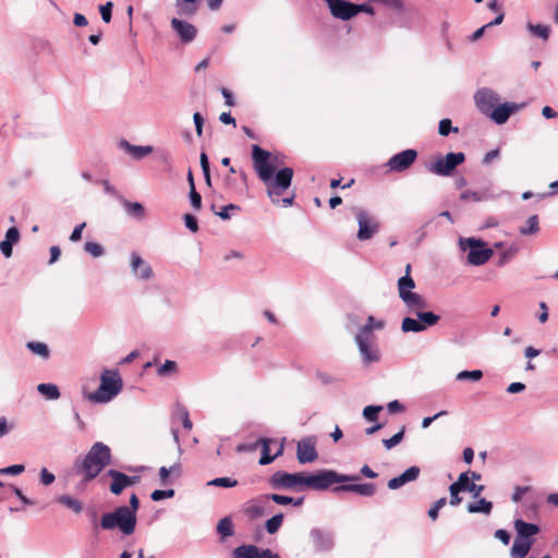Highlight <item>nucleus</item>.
<instances>
[{
    "label": "nucleus",
    "instance_id": "obj_14",
    "mask_svg": "<svg viewBox=\"0 0 558 558\" xmlns=\"http://www.w3.org/2000/svg\"><path fill=\"white\" fill-rule=\"evenodd\" d=\"M416 158L417 151L409 148L391 156L386 166L392 172H403L412 166Z\"/></svg>",
    "mask_w": 558,
    "mask_h": 558
},
{
    "label": "nucleus",
    "instance_id": "obj_54",
    "mask_svg": "<svg viewBox=\"0 0 558 558\" xmlns=\"http://www.w3.org/2000/svg\"><path fill=\"white\" fill-rule=\"evenodd\" d=\"M446 505V498L438 499L434 506L428 510V517L432 520H436L438 518L439 510Z\"/></svg>",
    "mask_w": 558,
    "mask_h": 558
},
{
    "label": "nucleus",
    "instance_id": "obj_63",
    "mask_svg": "<svg viewBox=\"0 0 558 558\" xmlns=\"http://www.w3.org/2000/svg\"><path fill=\"white\" fill-rule=\"evenodd\" d=\"M230 210H239V206L234 205V204H229L227 206H223L221 208V210L219 213H217V215L223 219V220H227L230 218Z\"/></svg>",
    "mask_w": 558,
    "mask_h": 558
},
{
    "label": "nucleus",
    "instance_id": "obj_3",
    "mask_svg": "<svg viewBox=\"0 0 558 558\" xmlns=\"http://www.w3.org/2000/svg\"><path fill=\"white\" fill-rule=\"evenodd\" d=\"M111 460L112 454L109 446L97 441L84 457L75 460L74 469L77 474L83 475L85 482H89L96 478L111 463Z\"/></svg>",
    "mask_w": 558,
    "mask_h": 558
},
{
    "label": "nucleus",
    "instance_id": "obj_31",
    "mask_svg": "<svg viewBox=\"0 0 558 558\" xmlns=\"http://www.w3.org/2000/svg\"><path fill=\"white\" fill-rule=\"evenodd\" d=\"M493 510V502L486 500L485 498H480L475 502H470L468 505V511L470 513H484V514H490Z\"/></svg>",
    "mask_w": 558,
    "mask_h": 558
},
{
    "label": "nucleus",
    "instance_id": "obj_30",
    "mask_svg": "<svg viewBox=\"0 0 558 558\" xmlns=\"http://www.w3.org/2000/svg\"><path fill=\"white\" fill-rule=\"evenodd\" d=\"M37 391L46 400H58L61 396L58 386L51 383H43L37 385Z\"/></svg>",
    "mask_w": 558,
    "mask_h": 558
},
{
    "label": "nucleus",
    "instance_id": "obj_26",
    "mask_svg": "<svg viewBox=\"0 0 558 558\" xmlns=\"http://www.w3.org/2000/svg\"><path fill=\"white\" fill-rule=\"evenodd\" d=\"M107 475L111 477L112 482L109 486V490L113 495H120L128 486V475L117 471V470H109L107 472Z\"/></svg>",
    "mask_w": 558,
    "mask_h": 558
},
{
    "label": "nucleus",
    "instance_id": "obj_4",
    "mask_svg": "<svg viewBox=\"0 0 558 558\" xmlns=\"http://www.w3.org/2000/svg\"><path fill=\"white\" fill-rule=\"evenodd\" d=\"M93 523L95 529H97L98 525L102 530H113L118 527L124 535H131L135 531L136 515H133V511L129 510V507L121 506L112 512L102 514L99 523L97 522L96 514H94Z\"/></svg>",
    "mask_w": 558,
    "mask_h": 558
},
{
    "label": "nucleus",
    "instance_id": "obj_60",
    "mask_svg": "<svg viewBox=\"0 0 558 558\" xmlns=\"http://www.w3.org/2000/svg\"><path fill=\"white\" fill-rule=\"evenodd\" d=\"M517 247L511 246L506 252H504L498 260V266H504L517 253Z\"/></svg>",
    "mask_w": 558,
    "mask_h": 558
},
{
    "label": "nucleus",
    "instance_id": "obj_11",
    "mask_svg": "<svg viewBox=\"0 0 558 558\" xmlns=\"http://www.w3.org/2000/svg\"><path fill=\"white\" fill-rule=\"evenodd\" d=\"M359 225L357 239L365 241L372 239L379 230L378 221L361 208L354 209Z\"/></svg>",
    "mask_w": 558,
    "mask_h": 558
},
{
    "label": "nucleus",
    "instance_id": "obj_48",
    "mask_svg": "<svg viewBox=\"0 0 558 558\" xmlns=\"http://www.w3.org/2000/svg\"><path fill=\"white\" fill-rule=\"evenodd\" d=\"M174 496V489H156L151 493L150 498L154 501H160L162 499L172 498Z\"/></svg>",
    "mask_w": 558,
    "mask_h": 558
},
{
    "label": "nucleus",
    "instance_id": "obj_13",
    "mask_svg": "<svg viewBox=\"0 0 558 558\" xmlns=\"http://www.w3.org/2000/svg\"><path fill=\"white\" fill-rule=\"evenodd\" d=\"M170 26L184 45L191 44L197 37L198 31L196 26L183 17L173 16L170 20Z\"/></svg>",
    "mask_w": 558,
    "mask_h": 558
},
{
    "label": "nucleus",
    "instance_id": "obj_34",
    "mask_svg": "<svg viewBox=\"0 0 558 558\" xmlns=\"http://www.w3.org/2000/svg\"><path fill=\"white\" fill-rule=\"evenodd\" d=\"M460 475L465 476V482H463V485L461 487L462 492H469L472 494V496L474 498H477L482 494V492L484 490L485 487L483 485H477L475 483H471L469 472H463Z\"/></svg>",
    "mask_w": 558,
    "mask_h": 558
},
{
    "label": "nucleus",
    "instance_id": "obj_18",
    "mask_svg": "<svg viewBox=\"0 0 558 558\" xmlns=\"http://www.w3.org/2000/svg\"><path fill=\"white\" fill-rule=\"evenodd\" d=\"M296 458L301 464L312 463L318 458L315 438L305 437L298 442Z\"/></svg>",
    "mask_w": 558,
    "mask_h": 558
},
{
    "label": "nucleus",
    "instance_id": "obj_21",
    "mask_svg": "<svg viewBox=\"0 0 558 558\" xmlns=\"http://www.w3.org/2000/svg\"><path fill=\"white\" fill-rule=\"evenodd\" d=\"M421 469L418 466H410L402 474L388 481L389 489H398L410 482H414L418 478Z\"/></svg>",
    "mask_w": 558,
    "mask_h": 558
},
{
    "label": "nucleus",
    "instance_id": "obj_64",
    "mask_svg": "<svg viewBox=\"0 0 558 558\" xmlns=\"http://www.w3.org/2000/svg\"><path fill=\"white\" fill-rule=\"evenodd\" d=\"M495 537L499 539L502 544L508 545L510 542V534L502 529H499L495 532Z\"/></svg>",
    "mask_w": 558,
    "mask_h": 558
},
{
    "label": "nucleus",
    "instance_id": "obj_38",
    "mask_svg": "<svg viewBox=\"0 0 558 558\" xmlns=\"http://www.w3.org/2000/svg\"><path fill=\"white\" fill-rule=\"evenodd\" d=\"M217 531L222 537H229L234 534L233 523L229 517L222 518L217 525Z\"/></svg>",
    "mask_w": 558,
    "mask_h": 558
},
{
    "label": "nucleus",
    "instance_id": "obj_62",
    "mask_svg": "<svg viewBox=\"0 0 558 558\" xmlns=\"http://www.w3.org/2000/svg\"><path fill=\"white\" fill-rule=\"evenodd\" d=\"M353 9H354V16L360 12H365L371 15L375 14L373 7H371L366 3H361V4L353 3Z\"/></svg>",
    "mask_w": 558,
    "mask_h": 558
},
{
    "label": "nucleus",
    "instance_id": "obj_56",
    "mask_svg": "<svg viewBox=\"0 0 558 558\" xmlns=\"http://www.w3.org/2000/svg\"><path fill=\"white\" fill-rule=\"evenodd\" d=\"M10 488L13 492V494L22 501V504L24 506H33L34 505V501L31 500L28 497H26L19 487L11 485Z\"/></svg>",
    "mask_w": 558,
    "mask_h": 558
},
{
    "label": "nucleus",
    "instance_id": "obj_40",
    "mask_svg": "<svg viewBox=\"0 0 558 558\" xmlns=\"http://www.w3.org/2000/svg\"><path fill=\"white\" fill-rule=\"evenodd\" d=\"M539 230L538 217L533 215L527 219L526 226L520 228V233L523 235L535 234Z\"/></svg>",
    "mask_w": 558,
    "mask_h": 558
},
{
    "label": "nucleus",
    "instance_id": "obj_53",
    "mask_svg": "<svg viewBox=\"0 0 558 558\" xmlns=\"http://www.w3.org/2000/svg\"><path fill=\"white\" fill-rule=\"evenodd\" d=\"M39 478H40V483L44 486H49L54 482L56 476L51 472H49L46 468H43L40 470Z\"/></svg>",
    "mask_w": 558,
    "mask_h": 558
},
{
    "label": "nucleus",
    "instance_id": "obj_37",
    "mask_svg": "<svg viewBox=\"0 0 558 558\" xmlns=\"http://www.w3.org/2000/svg\"><path fill=\"white\" fill-rule=\"evenodd\" d=\"M282 522H283L282 513L272 515L270 519H268L265 522V529H266L267 533L270 535L276 534L279 531V529L281 527Z\"/></svg>",
    "mask_w": 558,
    "mask_h": 558
},
{
    "label": "nucleus",
    "instance_id": "obj_51",
    "mask_svg": "<svg viewBox=\"0 0 558 558\" xmlns=\"http://www.w3.org/2000/svg\"><path fill=\"white\" fill-rule=\"evenodd\" d=\"M25 466L23 464H13L3 469H0V475H19L23 473Z\"/></svg>",
    "mask_w": 558,
    "mask_h": 558
},
{
    "label": "nucleus",
    "instance_id": "obj_35",
    "mask_svg": "<svg viewBox=\"0 0 558 558\" xmlns=\"http://www.w3.org/2000/svg\"><path fill=\"white\" fill-rule=\"evenodd\" d=\"M26 347L32 353L39 355L43 359L49 357V354H50L49 348L44 342L31 341V342H27Z\"/></svg>",
    "mask_w": 558,
    "mask_h": 558
},
{
    "label": "nucleus",
    "instance_id": "obj_7",
    "mask_svg": "<svg viewBox=\"0 0 558 558\" xmlns=\"http://www.w3.org/2000/svg\"><path fill=\"white\" fill-rule=\"evenodd\" d=\"M459 247L461 251H468V263L472 266H481L487 263L494 252L486 247V243L477 238H460Z\"/></svg>",
    "mask_w": 558,
    "mask_h": 558
},
{
    "label": "nucleus",
    "instance_id": "obj_15",
    "mask_svg": "<svg viewBox=\"0 0 558 558\" xmlns=\"http://www.w3.org/2000/svg\"><path fill=\"white\" fill-rule=\"evenodd\" d=\"M310 539L318 553L330 551L335 546L333 533L320 527L311 529Z\"/></svg>",
    "mask_w": 558,
    "mask_h": 558
},
{
    "label": "nucleus",
    "instance_id": "obj_2",
    "mask_svg": "<svg viewBox=\"0 0 558 558\" xmlns=\"http://www.w3.org/2000/svg\"><path fill=\"white\" fill-rule=\"evenodd\" d=\"M415 282L411 276L404 275L398 280L399 298L404 303L408 312L415 317H404L401 323L403 332H424L430 327L436 326L440 316L434 312L423 311L427 306V302L423 295L413 292Z\"/></svg>",
    "mask_w": 558,
    "mask_h": 558
},
{
    "label": "nucleus",
    "instance_id": "obj_45",
    "mask_svg": "<svg viewBox=\"0 0 558 558\" xmlns=\"http://www.w3.org/2000/svg\"><path fill=\"white\" fill-rule=\"evenodd\" d=\"M459 129L453 128L450 119H442L439 122L438 132L441 136H448L451 132L458 133Z\"/></svg>",
    "mask_w": 558,
    "mask_h": 558
},
{
    "label": "nucleus",
    "instance_id": "obj_29",
    "mask_svg": "<svg viewBox=\"0 0 558 558\" xmlns=\"http://www.w3.org/2000/svg\"><path fill=\"white\" fill-rule=\"evenodd\" d=\"M119 146H120V148L124 149L130 155H132V157L135 159H142L143 157L149 155L153 151L151 146H136V145L130 144L125 140H122L119 143Z\"/></svg>",
    "mask_w": 558,
    "mask_h": 558
},
{
    "label": "nucleus",
    "instance_id": "obj_49",
    "mask_svg": "<svg viewBox=\"0 0 558 558\" xmlns=\"http://www.w3.org/2000/svg\"><path fill=\"white\" fill-rule=\"evenodd\" d=\"M264 498L270 499L274 502H276L277 505H281V506L290 505L293 501L292 497L279 495V494H267L264 496Z\"/></svg>",
    "mask_w": 558,
    "mask_h": 558
},
{
    "label": "nucleus",
    "instance_id": "obj_42",
    "mask_svg": "<svg viewBox=\"0 0 558 558\" xmlns=\"http://www.w3.org/2000/svg\"><path fill=\"white\" fill-rule=\"evenodd\" d=\"M178 371V365L174 361L167 360L157 369V374L162 377L171 376Z\"/></svg>",
    "mask_w": 558,
    "mask_h": 558
},
{
    "label": "nucleus",
    "instance_id": "obj_8",
    "mask_svg": "<svg viewBox=\"0 0 558 558\" xmlns=\"http://www.w3.org/2000/svg\"><path fill=\"white\" fill-rule=\"evenodd\" d=\"M354 340L362 356L363 364L369 365L379 362L380 351L376 343V337L374 332L369 331L368 327H361Z\"/></svg>",
    "mask_w": 558,
    "mask_h": 558
},
{
    "label": "nucleus",
    "instance_id": "obj_27",
    "mask_svg": "<svg viewBox=\"0 0 558 558\" xmlns=\"http://www.w3.org/2000/svg\"><path fill=\"white\" fill-rule=\"evenodd\" d=\"M262 548L252 544H244L235 547L231 553V558H260Z\"/></svg>",
    "mask_w": 558,
    "mask_h": 558
},
{
    "label": "nucleus",
    "instance_id": "obj_16",
    "mask_svg": "<svg viewBox=\"0 0 558 558\" xmlns=\"http://www.w3.org/2000/svg\"><path fill=\"white\" fill-rule=\"evenodd\" d=\"M130 269L136 280L148 281L154 278L151 266L136 252L130 254Z\"/></svg>",
    "mask_w": 558,
    "mask_h": 558
},
{
    "label": "nucleus",
    "instance_id": "obj_10",
    "mask_svg": "<svg viewBox=\"0 0 558 558\" xmlns=\"http://www.w3.org/2000/svg\"><path fill=\"white\" fill-rule=\"evenodd\" d=\"M464 160L463 153H448L445 157L439 156L434 162H429L426 168L430 173L449 177Z\"/></svg>",
    "mask_w": 558,
    "mask_h": 558
},
{
    "label": "nucleus",
    "instance_id": "obj_24",
    "mask_svg": "<svg viewBox=\"0 0 558 558\" xmlns=\"http://www.w3.org/2000/svg\"><path fill=\"white\" fill-rule=\"evenodd\" d=\"M333 492L335 493L351 492V493L359 494L361 496L371 497L375 494L376 486L373 483L344 484V485L335 487Z\"/></svg>",
    "mask_w": 558,
    "mask_h": 558
},
{
    "label": "nucleus",
    "instance_id": "obj_22",
    "mask_svg": "<svg viewBox=\"0 0 558 558\" xmlns=\"http://www.w3.org/2000/svg\"><path fill=\"white\" fill-rule=\"evenodd\" d=\"M515 538L524 541H535L533 537L539 533V526L534 523L525 522L522 519H515L513 522Z\"/></svg>",
    "mask_w": 558,
    "mask_h": 558
},
{
    "label": "nucleus",
    "instance_id": "obj_25",
    "mask_svg": "<svg viewBox=\"0 0 558 558\" xmlns=\"http://www.w3.org/2000/svg\"><path fill=\"white\" fill-rule=\"evenodd\" d=\"M20 240V231L16 227L8 229L5 238L0 242V251L4 257L9 258L13 253V245Z\"/></svg>",
    "mask_w": 558,
    "mask_h": 558
},
{
    "label": "nucleus",
    "instance_id": "obj_43",
    "mask_svg": "<svg viewBox=\"0 0 558 558\" xmlns=\"http://www.w3.org/2000/svg\"><path fill=\"white\" fill-rule=\"evenodd\" d=\"M123 206L129 214L134 215L140 219H142L144 217L145 209L141 203H137V202L132 203V202L124 201Z\"/></svg>",
    "mask_w": 558,
    "mask_h": 558
},
{
    "label": "nucleus",
    "instance_id": "obj_20",
    "mask_svg": "<svg viewBox=\"0 0 558 558\" xmlns=\"http://www.w3.org/2000/svg\"><path fill=\"white\" fill-rule=\"evenodd\" d=\"M523 105H518L515 102H505L498 104L487 117H489L495 123L504 124L508 121L509 117L521 109Z\"/></svg>",
    "mask_w": 558,
    "mask_h": 558
},
{
    "label": "nucleus",
    "instance_id": "obj_41",
    "mask_svg": "<svg viewBox=\"0 0 558 558\" xmlns=\"http://www.w3.org/2000/svg\"><path fill=\"white\" fill-rule=\"evenodd\" d=\"M84 251L94 258L101 257L105 254V248L101 244L93 241H87L84 244Z\"/></svg>",
    "mask_w": 558,
    "mask_h": 558
},
{
    "label": "nucleus",
    "instance_id": "obj_50",
    "mask_svg": "<svg viewBox=\"0 0 558 558\" xmlns=\"http://www.w3.org/2000/svg\"><path fill=\"white\" fill-rule=\"evenodd\" d=\"M460 198H461L462 201L481 202V201H483L485 197H484V194H482V193H480V192L471 191V190H466V191H464V192H462V193H461Z\"/></svg>",
    "mask_w": 558,
    "mask_h": 558
},
{
    "label": "nucleus",
    "instance_id": "obj_32",
    "mask_svg": "<svg viewBox=\"0 0 558 558\" xmlns=\"http://www.w3.org/2000/svg\"><path fill=\"white\" fill-rule=\"evenodd\" d=\"M463 482H465V476L459 475L457 482L450 485L449 492L451 506H458L461 502L462 499L459 497V493L462 492L461 487L463 485Z\"/></svg>",
    "mask_w": 558,
    "mask_h": 558
},
{
    "label": "nucleus",
    "instance_id": "obj_5",
    "mask_svg": "<svg viewBox=\"0 0 558 558\" xmlns=\"http://www.w3.org/2000/svg\"><path fill=\"white\" fill-rule=\"evenodd\" d=\"M123 388L122 378L117 369H105L100 375L99 388L86 396L94 403H107L116 398Z\"/></svg>",
    "mask_w": 558,
    "mask_h": 558
},
{
    "label": "nucleus",
    "instance_id": "obj_61",
    "mask_svg": "<svg viewBox=\"0 0 558 558\" xmlns=\"http://www.w3.org/2000/svg\"><path fill=\"white\" fill-rule=\"evenodd\" d=\"M86 227V223L85 222H82L80 225H77L71 235H70V241L71 242H78L81 239H82V231L84 230V228Z\"/></svg>",
    "mask_w": 558,
    "mask_h": 558
},
{
    "label": "nucleus",
    "instance_id": "obj_52",
    "mask_svg": "<svg viewBox=\"0 0 558 558\" xmlns=\"http://www.w3.org/2000/svg\"><path fill=\"white\" fill-rule=\"evenodd\" d=\"M112 2H107L102 5H100L99 11L101 14V19L105 23H109L111 21V14H112Z\"/></svg>",
    "mask_w": 558,
    "mask_h": 558
},
{
    "label": "nucleus",
    "instance_id": "obj_36",
    "mask_svg": "<svg viewBox=\"0 0 558 558\" xmlns=\"http://www.w3.org/2000/svg\"><path fill=\"white\" fill-rule=\"evenodd\" d=\"M527 29L533 36L542 38L543 40H547L550 34L549 26L543 24L529 23Z\"/></svg>",
    "mask_w": 558,
    "mask_h": 558
},
{
    "label": "nucleus",
    "instance_id": "obj_57",
    "mask_svg": "<svg viewBox=\"0 0 558 558\" xmlns=\"http://www.w3.org/2000/svg\"><path fill=\"white\" fill-rule=\"evenodd\" d=\"M13 428V423H9L4 416L0 417V438L9 434Z\"/></svg>",
    "mask_w": 558,
    "mask_h": 558
},
{
    "label": "nucleus",
    "instance_id": "obj_47",
    "mask_svg": "<svg viewBox=\"0 0 558 558\" xmlns=\"http://www.w3.org/2000/svg\"><path fill=\"white\" fill-rule=\"evenodd\" d=\"M209 485L218 486V487H234L238 482L231 477H217L208 483Z\"/></svg>",
    "mask_w": 558,
    "mask_h": 558
},
{
    "label": "nucleus",
    "instance_id": "obj_46",
    "mask_svg": "<svg viewBox=\"0 0 558 558\" xmlns=\"http://www.w3.org/2000/svg\"><path fill=\"white\" fill-rule=\"evenodd\" d=\"M380 411V405H367L363 410V416L366 421L373 422L377 420L378 413Z\"/></svg>",
    "mask_w": 558,
    "mask_h": 558
},
{
    "label": "nucleus",
    "instance_id": "obj_58",
    "mask_svg": "<svg viewBox=\"0 0 558 558\" xmlns=\"http://www.w3.org/2000/svg\"><path fill=\"white\" fill-rule=\"evenodd\" d=\"M193 121L195 124V131L198 137L203 135V125H204V118L199 112H195L193 114Z\"/></svg>",
    "mask_w": 558,
    "mask_h": 558
},
{
    "label": "nucleus",
    "instance_id": "obj_12",
    "mask_svg": "<svg viewBox=\"0 0 558 558\" xmlns=\"http://www.w3.org/2000/svg\"><path fill=\"white\" fill-rule=\"evenodd\" d=\"M272 442H275L272 439L260 438L252 445L241 444L236 447V450L240 452L241 451H252V450H256L260 446L262 447V456L259 459V464L266 465V464L271 463L283 451V446L280 445L277 452L271 456L270 454V444H272Z\"/></svg>",
    "mask_w": 558,
    "mask_h": 558
},
{
    "label": "nucleus",
    "instance_id": "obj_17",
    "mask_svg": "<svg viewBox=\"0 0 558 558\" xmlns=\"http://www.w3.org/2000/svg\"><path fill=\"white\" fill-rule=\"evenodd\" d=\"M474 99L478 110L485 116H488L500 101L498 94L489 88L477 90Z\"/></svg>",
    "mask_w": 558,
    "mask_h": 558
},
{
    "label": "nucleus",
    "instance_id": "obj_59",
    "mask_svg": "<svg viewBox=\"0 0 558 558\" xmlns=\"http://www.w3.org/2000/svg\"><path fill=\"white\" fill-rule=\"evenodd\" d=\"M185 227L192 232H196L198 230L197 220L194 216L186 214L184 216Z\"/></svg>",
    "mask_w": 558,
    "mask_h": 558
},
{
    "label": "nucleus",
    "instance_id": "obj_19",
    "mask_svg": "<svg viewBox=\"0 0 558 558\" xmlns=\"http://www.w3.org/2000/svg\"><path fill=\"white\" fill-rule=\"evenodd\" d=\"M336 19L349 21L354 17L353 3L347 0H323Z\"/></svg>",
    "mask_w": 558,
    "mask_h": 558
},
{
    "label": "nucleus",
    "instance_id": "obj_9",
    "mask_svg": "<svg viewBox=\"0 0 558 558\" xmlns=\"http://www.w3.org/2000/svg\"><path fill=\"white\" fill-rule=\"evenodd\" d=\"M269 485L274 489L302 492L305 489V472L288 473L286 471H277L270 476Z\"/></svg>",
    "mask_w": 558,
    "mask_h": 558
},
{
    "label": "nucleus",
    "instance_id": "obj_44",
    "mask_svg": "<svg viewBox=\"0 0 558 558\" xmlns=\"http://www.w3.org/2000/svg\"><path fill=\"white\" fill-rule=\"evenodd\" d=\"M405 427L403 426L397 434L388 439H383V445L387 450L392 449L397 445H399L404 437Z\"/></svg>",
    "mask_w": 558,
    "mask_h": 558
},
{
    "label": "nucleus",
    "instance_id": "obj_55",
    "mask_svg": "<svg viewBox=\"0 0 558 558\" xmlns=\"http://www.w3.org/2000/svg\"><path fill=\"white\" fill-rule=\"evenodd\" d=\"M190 201L191 205L194 209L198 210L202 206V196L201 194L195 190V186H192L190 189Z\"/></svg>",
    "mask_w": 558,
    "mask_h": 558
},
{
    "label": "nucleus",
    "instance_id": "obj_39",
    "mask_svg": "<svg viewBox=\"0 0 558 558\" xmlns=\"http://www.w3.org/2000/svg\"><path fill=\"white\" fill-rule=\"evenodd\" d=\"M482 378H483V372L481 369L461 371L456 375V380H458V381H464V380L478 381Z\"/></svg>",
    "mask_w": 558,
    "mask_h": 558
},
{
    "label": "nucleus",
    "instance_id": "obj_23",
    "mask_svg": "<svg viewBox=\"0 0 558 558\" xmlns=\"http://www.w3.org/2000/svg\"><path fill=\"white\" fill-rule=\"evenodd\" d=\"M175 16L179 17H193L199 9L198 0H174L173 3Z\"/></svg>",
    "mask_w": 558,
    "mask_h": 558
},
{
    "label": "nucleus",
    "instance_id": "obj_6",
    "mask_svg": "<svg viewBox=\"0 0 558 558\" xmlns=\"http://www.w3.org/2000/svg\"><path fill=\"white\" fill-rule=\"evenodd\" d=\"M355 475L340 474L333 470H320L316 473H305V489L326 490L333 484L356 481Z\"/></svg>",
    "mask_w": 558,
    "mask_h": 558
},
{
    "label": "nucleus",
    "instance_id": "obj_1",
    "mask_svg": "<svg viewBox=\"0 0 558 558\" xmlns=\"http://www.w3.org/2000/svg\"><path fill=\"white\" fill-rule=\"evenodd\" d=\"M252 159L258 178L266 185L267 195L270 201L274 204L281 203L283 207L292 206L295 197L294 193L283 198H280V196L283 195L291 185L294 173L293 169L284 167L275 173V163L270 161V153L260 148L258 145H253L252 147Z\"/></svg>",
    "mask_w": 558,
    "mask_h": 558
},
{
    "label": "nucleus",
    "instance_id": "obj_33",
    "mask_svg": "<svg viewBox=\"0 0 558 558\" xmlns=\"http://www.w3.org/2000/svg\"><path fill=\"white\" fill-rule=\"evenodd\" d=\"M57 501L71 509L75 513H80L83 510L82 502L70 495H61L57 498Z\"/></svg>",
    "mask_w": 558,
    "mask_h": 558
},
{
    "label": "nucleus",
    "instance_id": "obj_28",
    "mask_svg": "<svg viewBox=\"0 0 558 558\" xmlns=\"http://www.w3.org/2000/svg\"><path fill=\"white\" fill-rule=\"evenodd\" d=\"M535 541H524L520 538H515L513 541L512 547L510 549V555L512 558H525L534 545Z\"/></svg>",
    "mask_w": 558,
    "mask_h": 558
}]
</instances>
